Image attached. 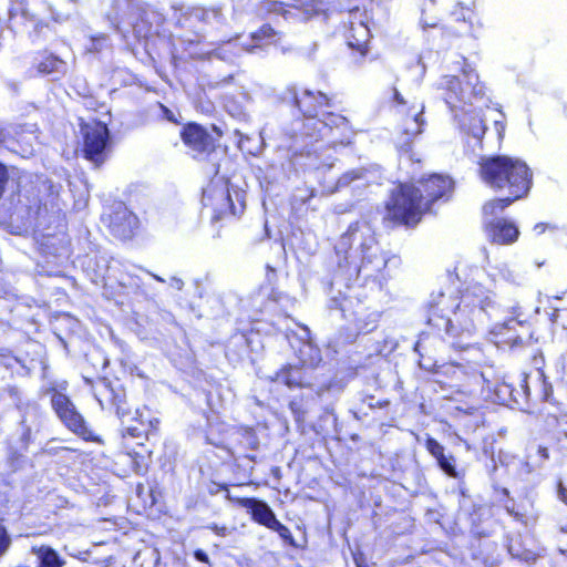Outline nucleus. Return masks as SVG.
Returning <instances> with one entry per match:
<instances>
[{
    "label": "nucleus",
    "instance_id": "1",
    "mask_svg": "<svg viewBox=\"0 0 567 567\" xmlns=\"http://www.w3.org/2000/svg\"><path fill=\"white\" fill-rule=\"evenodd\" d=\"M481 175L484 182L495 190L507 192L503 198L487 202L483 212L486 216H496L508 205L525 196L532 185L528 166L507 156H495L483 159Z\"/></svg>",
    "mask_w": 567,
    "mask_h": 567
},
{
    "label": "nucleus",
    "instance_id": "2",
    "mask_svg": "<svg viewBox=\"0 0 567 567\" xmlns=\"http://www.w3.org/2000/svg\"><path fill=\"white\" fill-rule=\"evenodd\" d=\"M452 189V179L437 174L420 179L417 186L401 184L388 203V216L400 224L415 225L431 204L449 195Z\"/></svg>",
    "mask_w": 567,
    "mask_h": 567
},
{
    "label": "nucleus",
    "instance_id": "3",
    "mask_svg": "<svg viewBox=\"0 0 567 567\" xmlns=\"http://www.w3.org/2000/svg\"><path fill=\"white\" fill-rule=\"evenodd\" d=\"M497 308L495 293L480 282H473L462 292L453 318L430 317L429 323L451 337L472 336L476 326L484 323Z\"/></svg>",
    "mask_w": 567,
    "mask_h": 567
},
{
    "label": "nucleus",
    "instance_id": "4",
    "mask_svg": "<svg viewBox=\"0 0 567 567\" xmlns=\"http://www.w3.org/2000/svg\"><path fill=\"white\" fill-rule=\"evenodd\" d=\"M353 243L359 244L360 264H354L353 272L364 279L375 278L382 269L385 268L388 259L379 247L373 233L367 225L351 224L348 230L340 237L336 245V254H344L343 259H339V267H346L348 261V249Z\"/></svg>",
    "mask_w": 567,
    "mask_h": 567
},
{
    "label": "nucleus",
    "instance_id": "5",
    "mask_svg": "<svg viewBox=\"0 0 567 567\" xmlns=\"http://www.w3.org/2000/svg\"><path fill=\"white\" fill-rule=\"evenodd\" d=\"M441 87L445 90L444 100L452 110L462 104H472L485 95V86L480 82L478 74L467 63L462 69L461 78L446 75Z\"/></svg>",
    "mask_w": 567,
    "mask_h": 567
},
{
    "label": "nucleus",
    "instance_id": "6",
    "mask_svg": "<svg viewBox=\"0 0 567 567\" xmlns=\"http://www.w3.org/2000/svg\"><path fill=\"white\" fill-rule=\"evenodd\" d=\"M308 130H313V133H309L310 135H318L333 145L348 144L352 137L348 120L333 113L323 114V118L310 120V127Z\"/></svg>",
    "mask_w": 567,
    "mask_h": 567
},
{
    "label": "nucleus",
    "instance_id": "7",
    "mask_svg": "<svg viewBox=\"0 0 567 567\" xmlns=\"http://www.w3.org/2000/svg\"><path fill=\"white\" fill-rule=\"evenodd\" d=\"M84 134L83 153L95 166L107 158L109 130L105 124L94 123L82 127Z\"/></svg>",
    "mask_w": 567,
    "mask_h": 567
},
{
    "label": "nucleus",
    "instance_id": "8",
    "mask_svg": "<svg viewBox=\"0 0 567 567\" xmlns=\"http://www.w3.org/2000/svg\"><path fill=\"white\" fill-rule=\"evenodd\" d=\"M51 403L60 420L70 431L85 440L90 437L91 433L83 416L76 411L74 404L66 395L60 392H54Z\"/></svg>",
    "mask_w": 567,
    "mask_h": 567
},
{
    "label": "nucleus",
    "instance_id": "9",
    "mask_svg": "<svg viewBox=\"0 0 567 567\" xmlns=\"http://www.w3.org/2000/svg\"><path fill=\"white\" fill-rule=\"evenodd\" d=\"M137 225V217L123 204H118L110 216L111 231L121 239L131 238Z\"/></svg>",
    "mask_w": 567,
    "mask_h": 567
},
{
    "label": "nucleus",
    "instance_id": "10",
    "mask_svg": "<svg viewBox=\"0 0 567 567\" xmlns=\"http://www.w3.org/2000/svg\"><path fill=\"white\" fill-rule=\"evenodd\" d=\"M182 138L196 155L210 153L215 148V138L198 124H188L184 127Z\"/></svg>",
    "mask_w": 567,
    "mask_h": 567
},
{
    "label": "nucleus",
    "instance_id": "11",
    "mask_svg": "<svg viewBox=\"0 0 567 567\" xmlns=\"http://www.w3.org/2000/svg\"><path fill=\"white\" fill-rule=\"evenodd\" d=\"M338 21L344 25L343 32H350L352 35H369L374 24L368 11L358 7L340 13Z\"/></svg>",
    "mask_w": 567,
    "mask_h": 567
},
{
    "label": "nucleus",
    "instance_id": "12",
    "mask_svg": "<svg viewBox=\"0 0 567 567\" xmlns=\"http://www.w3.org/2000/svg\"><path fill=\"white\" fill-rule=\"evenodd\" d=\"M486 231L487 237L493 243L499 245L512 244L517 239L519 235L517 227L513 223L501 218H494L487 221Z\"/></svg>",
    "mask_w": 567,
    "mask_h": 567
},
{
    "label": "nucleus",
    "instance_id": "13",
    "mask_svg": "<svg viewBox=\"0 0 567 567\" xmlns=\"http://www.w3.org/2000/svg\"><path fill=\"white\" fill-rule=\"evenodd\" d=\"M460 125L462 131L476 140V143H481L486 131V125L481 114L464 113L463 117L460 120Z\"/></svg>",
    "mask_w": 567,
    "mask_h": 567
},
{
    "label": "nucleus",
    "instance_id": "14",
    "mask_svg": "<svg viewBox=\"0 0 567 567\" xmlns=\"http://www.w3.org/2000/svg\"><path fill=\"white\" fill-rule=\"evenodd\" d=\"M247 507L250 509L252 518L256 522L270 529L278 520L271 508L261 501L247 499Z\"/></svg>",
    "mask_w": 567,
    "mask_h": 567
},
{
    "label": "nucleus",
    "instance_id": "15",
    "mask_svg": "<svg viewBox=\"0 0 567 567\" xmlns=\"http://www.w3.org/2000/svg\"><path fill=\"white\" fill-rule=\"evenodd\" d=\"M272 381L286 384L289 388L303 386V372L296 365H287L275 373Z\"/></svg>",
    "mask_w": 567,
    "mask_h": 567
},
{
    "label": "nucleus",
    "instance_id": "16",
    "mask_svg": "<svg viewBox=\"0 0 567 567\" xmlns=\"http://www.w3.org/2000/svg\"><path fill=\"white\" fill-rule=\"evenodd\" d=\"M380 315L377 311L355 312L354 323L360 333H369L378 327Z\"/></svg>",
    "mask_w": 567,
    "mask_h": 567
},
{
    "label": "nucleus",
    "instance_id": "17",
    "mask_svg": "<svg viewBox=\"0 0 567 567\" xmlns=\"http://www.w3.org/2000/svg\"><path fill=\"white\" fill-rule=\"evenodd\" d=\"M315 93L311 91H305L301 97H296V105L303 113L306 117H308V123L306 127H310V120L316 118L317 116V106L315 103Z\"/></svg>",
    "mask_w": 567,
    "mask_h": 567
},
{
    "label": "nucleus",
    "instance_id": "18",
    "mask_svg": "<svg viewBox=\"0 0 567 567\" xmlns=\"http://www.w3.org/2000/svg\"><path fill=\"white\" fill-rule=\"evenodd\" d=\"M299 360L305 367H316L321 361L320 350L310 342L299 349Z\"/></svg>",
    "mask_w": 567,
    "mask_h": 567
},
{
    "label": "nucleus",
    "instance_id": "19",
    "mask_svg": "<svg viewBox=\"0 0 567 567\" xmlns=\"http://www.w3.org/2000/svg\"><path fill=\"white\" fill-rule=\"evenodd\" d=\"M422 124L423 121L420 118V114H415L405 122L403 134L406 136V140L400 144V147L404 148L405 152H409L410 138L422 132Z\"/></svg>",
    "mask_w": 567,
    "mask_h": 567
},
{
    "label": "nucleus",
    "instance_id": "20",
    "mask_svg": "<svg viewBox=\"0 0 567 567\" xmlns=\"http://www.w3.org/2000/svg\"><path fill=\"white\" fill-rule=\"evenodd\" d=\"M132 421H135L136 425H125L123 424V436H131V437H142L145 434V425L143 422V412L136 409L134 411V417H131Z\"/></svg>",
    "mask_w": 567,
    "mask_h": 567
},
{
    "label": "nucleus",
    "instance_id": "21",
    "mask_svg": "<svg viewBox=\"0 0 567 567\" xmlns=\"http://www.w3.org/2000/svg\"><path fill=\"white\" fill-rule=\"evenodd\" d=\"M40 567H62L63 561L55 550L50 547H40L38 550Z\"/></svg>",
    "mask_w": 567,
    "mask_h": 567
},
{
    "label": "nucleus",
    "instance_id": "22",
    "mask_svg": "<svg viewBox=\"0 0 567 567\" xmlns=\"http://www.w3.org/2000/svg\"><path fill=\"white\" fill-rule=\"evenodd\" d=\"M367 171L364 168H355L344 173L337 182V188H343L357 181H364Z\"/></svg>",
    "mask_w": 567,
    "mask_h": 567
},
{
    "label": "nucleus",
    "instance_id": "23",
    "mask_svg": "<svg viewBox=\"0 0 567 567\" xmlns=\"http://www.w3.org/2000/svg\"><path fill=\"white\" fill-rule=\"evenodd\" d=\"M117 416L121 419L122 424H125L131 417H134L125 396L115 395L113 400Z\"/></svg>",
    "mask_w": 567,
    "mask_h": 567
},
{
    "label": "nucleus",
    "instance_id": "24",
    "mask_svg": "<svg viewBox=\"0 0 567 567\" xmlns=\"http://www.w3.org/2000/svg\"><path fill=\"white\" fill-rule=\"evenodd\" d=\"M347 47L352 51V54H358L363 58L369 52V41L367 38H352L347 41Z\"/></svg>",
    "mask_w": 567,
    "mask_h": 567
},
{
    "label": "nucleus",
    "instance_id": "25",
    "mask_svg": "<svg viewBox=\"0 0 567 567\" xmlns=\"http://www.w3.org/2000/svg\"><path fill=\"white\" fill-rule=\"evenodd\" d=\"M249 40L248 43H240L241 50L248 53H259L266 51V48L270 45V43L264 42L266 38H247Z\"/></svg>",
    "mask_w": 567,
    "mask_h": 567
},
{
    "label": "nucleus",
    "instance_id": "26",
    "mask_svg": "<svg viewBox=\"0 0 567 567\" xmlns=\"http://www.w3.org/2000/svg\"><path fill=\"white\" fill-rule=\"evenodd\" d=\"M493 278L501 277L511 284H519L520 276L512 270L508 265L502 264L496 268V272L491 275Z\"/></svg>",
    "mask_w": 567,
    "mask_h": 567
},
{
    "label": "nucleus",
    "instance_id": "27",
    "mask_svg": "<svg viewBox=\"0 0 567 567\" xmlns=\"http://www.w3.org/2000/svg\"><path fill=\"white\" fill-rule=\"evenodd\" d=\"M474 11L471 9V8H461V12L458 11H453L452 13V18L454 21L456 22H463V23H467L468 25H472V20L474 18Z\"/></svg>",
    "mask_w": 567,
    "mask_h": 567
},
{
    "label": "nucleus",
    "instance_id": "28",
    "mask_svg": "<svg viewBox=\"0 0 567 567\" xmlns=\"http://www.w3.org/2000/svg\"><path fill=\"white\" fill-rule=\"evenodd\" d=\"M436 461H437L441 470L443 472H445L449 476H451V477H456L457 476V473H456V470H455V466H454V458H453V456H446L444 454L443 458H437Z\"/></svg>",
    "mask_w": 567,
    "mask_h": 567
},
{
    "label": "nucleus",
    "instance_id": "29",
    "mask_svg": "<svg viewBox=\"0 0 567 567\" xmlns=\"http://www.w3.org/2000/svg\"><path fill=\"white\" fill-rule=\"evenodd\" d=\"M272 530L277 532L278 535L289 545L296 546L295 539L288 527L282 525L279 520L271 527Z\"/></svg>",
    "mask_w": 567,
    "mask_h": 567
},
{
    "label": "nucleus",
    "instance_id": "30",
    "mask_svg": "<svg viewBox=\"0 0 567 567\" xmlns=\"http://www.w3.org/2000/svg\"><path fill=\"white\" fill-rule=\"evenodd\" d=\"M426 449L436 460L443 458L444 455V446L440 444L436 440L429 437L426 440Z\"/></svg>",
    "mask_w": 567,
    "mask_h": 567
},
{
    "label": "nucleus",
    "instance_id": "31",
    "mask_svg": "<svg viewBox=\"0 0 567 567\" xmlns=\"http://www.w3.org/2000/svg\"><path fill=\"white\" fill-rule=\"evenodd\" d=\"M6 392L14 401L17 409L22 410L23 403H22V396H21V392H20L19 388L16 385H8L6 388Z\"/></svg>",
    "mask_w": 567,
    "mask_h": 567
},
{
    "label": "nucleus",
    "instance_id": "32",
    "mask_svg": "<svg viewBox=\"0 0 567 567\" xmlns=\"http://www.w3.org/2000/svg\"><path fill=\"white\" fill-rule=\"evenodd\" d=\"M11 539L7 533V529L0 525V557L6 554L8 548L10 547Z\"/></svg>",
    "mask_w": 567,
    "mask_h": 567
},
{
    "label": "nucleus",
    "instance_id": "33",
    "mask_svg": "<svg viewBox=\"0 0 567 567\" xmlns=\"http://www.w3.org/2000/svg\"><path fill=\"white\" fill-rule=\"evenodd\" d=\"M420 23L425 31L427 28H436L439 25V20L435 17H426L423 10Z\"/></svg>",
    "mask_w": 567,
    "mask_h": 567
},
{
    "label": "nucleus",
    "instance_id": "34",
    "mask_svg": "<svg viewBox=\"0 0 567 567\" xmlns=\"http://www.w3.org/2000/svg\"><path fill=\"white\" fill-rule=\"evenodd\" d=\"M203 18H204V11L200 9H193L185 14V20L189 21V22L200 21V20H203Z\"/></svg>",
    "mask_w": 567,
    "mask_h": 567
},
{
    "label": "nucleus",
    "instance_id": "35",
    "mask_svg": "<svg viewBox=\"0 0 567 567\" xmlns=\"http://www.w3.org/2000/svg\"><path fill=\"white\" fill-rule=\"evenodd\" d=\"M250 35H277V31L269 23H266L261 25L257 32H254Z\"/></svg>",
    "mask_w": 567,
    "mask_h": 567
},
{
    "label": "nucleus",
    "instance_id": "36",
    "mask_svg": "<svg viewBox=\"0 0 567 567\" xmlns=\"http://www.w3.org/2000/svg\"><path fill=\"white\" fill-rule=\"evenodd\" d=\"M20 424L23 427V433H22L21 440L24 442V444H28L30 441L31 427L29 425H27V420L24 416H22Z\"/></svg>",
    "mask_w": 567,
    "mask_h": 567
},
{
    "label": "nucleus",
    "instance_id": "37",
    "mask_svg": "<svg viewBox=\"0 0 567 567\" xmlns=\"http://www.w3.org/2000/svg\"><path fill=\"white\" fill-rule=\"evenodd\" d=\"M315 103H316V106H322V105H327L328 104V97L326 96V94L321 93V92H318L317 94H315Z\"/></svg>",
    "mask_w": 567,
    "mask_h": 567
},
{
    "label": "nucleus",
    "instance_id": "38",
    "mask_svg": "<svg viewBox=\"0 0 567 567\" xmlns=\"http://www.w3.org/2000/svg\"><path fill=\"white\" fill-rule=\"evenodd\" d=\"M10 137V132L0 124V145L6 143Z\"/></svg>",
    "mask_w": 567,
    "mask_h": 567
},
{
    "label": "nucleus",
    "instance_id": "39",
    "mask_svg": "<svg viewBox=\"0 0 567 567\" xmlns=\"http://www.w3.org/2000/svg\"><path fill=\"white\" fill-rule=\"evenodd\" d=\"M289 19L298 20L299 18L293 16V14H291L289 11H284L282 16L280 18H278L275 23H276V25H278L280 20L288 21Z\"/></svg>",
    "mask_w": 567,
    "mask_h": 567
},
{
    "label": "nucleus",
    "instance_id": "40",
    "mask_svg": "<svg viewBox=\"0 0 567 567\" xmlns=\"http://www.w3.org/2000/svg\"><path fill=\"white\" fill-rule=\"evenodd\" d=\"M558 497L567 505V489L561 484L558 487Z\"/></svg>",
    "mask_w": 567,
    "mask_h": 567
},
{
    "label": "nucleus",
    "instance_id": "41",
    "mask_svg": "<svg viewBox=\"0 0 567 567\" xmlns=\"http://www.w3.org/2000/svg\"><path fill=\"white\" fill-rule=\"evenodd\" d=\"M195 557L197 560L199 561H203V563H207L208 561V556L205 551L203 550H197L195 551Z\"/></svg>",
    "mask_w": 567,
    "mask_h": 567
},
{
    "label": "nucleus",
    "instance_id": "42",
    "mask_svg": "<svg viewBox=\"0 0 567 567\" xmlns=\"http://www.w3.org/2000/svg\"><path fill=\"white\" fill-rule=\"evenodd\" d=\"M164 114H165V117L171 121V122H174L175 118H174V114L172 113V111H169L168 109H166L165 106L161 105Z\"/></svg>",
    "mask_w": 567,
    "mask_h": 567
},
{
    "label": "nucleus",
    "instance_id": "43",
    "mask_svg": "<svg viewBox=\"0 0 567 567\" xmlns=\"http://www.w3.org/2000/svg\"><path fill=\"white\" fill-rule=\"evenodd\" d=\"M545 224H536L534 226V231H536L538 235L543 234L545 231Z\"/></svg>",
    "mask_w": 567,
    "mask_h": 567
},
{
    "label": "nucleus",
    "instance_id": "44",
    "mask_svg": "<svg viewBox=\"0 0 567 567\" xmlns=\"http://www.w3.org/2000/svg\"><path fill=\"white\" fill-rule=\"evenodd\" d=\"M506 511L513 515L515 518L519 519L522 515L514 511V507H511L509 505H506Z\"/></svg>",
    "mask_w": 567,
    "mask_h": 567
},
{
    "label": "nucleus",
    "instance_id": "45",
    "mask_svg": "<svg viewBox=\"0 0 567 567\" xmlns=\"http://www.w3.org/2000/svg\"><path fill=\"white\" fill-rule=\"evenodd\" d=\"M393 91H394L395 101L400 104H403L404 100H403L402 95L400 94V92L396 89H394Z\"/></svg>",
    "mask_w": 567,
    "mask_h": 567
},
{
    "label": "nucleus",
    "instance_id": "46",
    "mask_svg": "<svg viewBox=\"0 0 567 567\" xmlns=\"http://www.w3.org/2000/svg\"><path fill=\"white\" fill-rule=\"evenodd\" d=\"M173 280H174V287L177 288L178 290H181L184 285L183 281L177 278H174Z\"/></svg>",
    "mask_w": 567,
    "mask_h": 567
},
{
    "label": "nucleus",
    "instance_id": "47",
    "mask_svg": "<svg viewBox=\"0 0 567 567\" xmlns=\"http://www.w3.org/2000/svg\"><path fill=\"white\" fill-rule=\"evenodd\" d=\"M240 38H235V40H229L227 42V45H230L231 48H236L238 44H237V40H239Z\"/></svg>",
    "mask_w": 567,
    "mask_h": 567
},
{
    "label": "nucleus",
    "instance_id": "48",
    "mask_svg": "<svg viewBox=\"0 0 567 567\" xmlns=\"http://www.w3.org/2000/svg\"><path fill=\"white\" fill-rule=\"evenodd\" d=\"M40 70H41V71H47V72H50V71H51V70H49V69L47 68V65H45V64H43V63L41 64Z\"/></svg>",
    "mask_w": 567,
    "mask_h": 567
},
{
    "label": "nucleus",
    "instance_id": "49",
    "mask_svg": "<svg viewBox=\"0 0 567 567\" xmlns=\"http://www.w3.org/2000/svg\"><path fill=\"white\" fill-rule=\"evenodd\" d=\"M223 198L226 199L227 202H230V197H229V194H225L223 193L221 194Z\"/></svg>",
    "mask_w": 567,
    "mask_h": 567
},
{
    "label": "nucleus",
    "instance_id": "50",
    "mask_svg": "<svg viewBox=\"0 0 567 567\" xmlns=\"http://www.w3.org/2000/svg\"><path fill=\"white\" fill-rule=\"evenodd\" d=\"M107 17H109V20H111L112 22H113L114 20H116V19H117V16L111 17V16L109 14Z\"/></svg>",
    "mask_w": 567,
    "mask_h": 567
},
{
    "label": "nucleus",
    "instance_id": "51",
    "mask_svg": "<svg viewBox=\"0 0 567 567\" xmlns=\"http://www.w3.org/2000/svg\"><path fill=\"white\" fill-rule=\"evenodd\" d=\"M560 529H561V532H563V533H567V524H566V525H564V526H561V528H560Z\"/></svg>",
    "mask_w": 567,
    "mask_h": 567
},
{
    "label": "nucleus",
    "instance_id": "52",
    "mask_svg": "<svg viewBox=\"0 0 567 567\" xmlns=\"http://www.w3.org/2000/svg\"><path fill=\"white\" fill-rule=\"evenodd\" d=\"M280 49H281L282 53L286 52V48L284 45H280Z\"/></svg>",
    "mask_w": 567,
    "mask_h": 567
},
{
    "label": "nucleus",
    "instance_id": "53",
    "mask_svg": "<svg viewBox=\"0 0 567 567\" xmlns=\"http://www.w3.org/2000/svg\"><path fill=\"white\" fill-rule=\"evenodd\" d=\"M115 30L120 31V23L115 24Z\"/></svg>",
    "mask_w": 567,
    "mask_h": 567
},
{
    "label": "nucleus",
    "instance_id": "54",
    "mask_svg": "<svg viewBox=\"0 0 567 567\" xmlns=\"http://www.w3.org/2000/svg\"><path fill=\"white\" fill-rule=\"evenodd\" d=\"M430 2H431L432 4H434V3H435V0H430Z\"/></svg>",
    "mask_w": 567,
    "mask_h": 567
}]
</instances>
